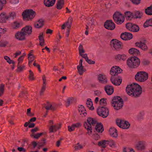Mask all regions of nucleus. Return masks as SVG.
Returning a JSON list of instances; mask_svg holds the SVG:
<instances>
[{
    "mask_svg": "<svg viewBox=\"0 0 152 152\" xmlns=\"http://www.w3.org/2000/svg\"><path fill=\"white\" fill-rule=\"evenodd\" d=\"M97 121L94 118L89 117L88 118L87 121L85 122L84 124V126L87 132L86 134L89 135H90L92 133V127L96 124L95 129L96 131L98 132L102 133L104 131V129L103 125L101 123L97 124Z\"/></svg>",
    "mask_w": 152,
    "mask_h": 152,
    "instance_id": "f257e3e1",
    "label": "nucleus"
},
{
    "mask_svg": "<svg viewBox=\"0 0 152 152\" xmlns=\"http://www.w3.org/2000/svg\"><path fill=\"white\" fill-rule=\"evenodd\" d=\"M126 91L128 95L134 97L139 96L142 91L141 86L134 83L128 85L126 88Z\"/></svg>",
    "mask_w": 152,
    "mask_h": 152,
    "instance_id": "f03ea898",
    "label": "nucleus"
},
{
    "mask_svg": "<svg viewBox=\"0 0 152 152\" xmlns=\"http://www.w3.org/2000/svg\"><path fill=\"white\" fill-rule=\"evenodd\" d=\"M126 63L130 68H136L140 65V59L136 57H132L127 59Z\"/></svg>",
    "mask_w": 152,
    "mask_h": 152,
    "instance_id": "7ed1b4c3",
    "label": "nucleus"
},
{
    "mask_svg": "<svg viewBox=\"0 0 152 152\" xmlns=\"http://www.w3.org/2000/svg\"><path fill=\"white\" fill-rule=\"evenodd\" d=\"M111 105L115 109L119 110L123 106V100L120 96H115L112 100Z\"/></svg>",
    "mask_w": 152,
    "mask_h": 152,
    "instance_id": "20e7f679",
    "label": "nucleus"
},
{
    "mask_svg": "<svg viewBox=\"0 0 152 152\" xmlns=\"http://www.w3.org/2000/svg\"><path fill=\"white\" fill-rule=\"evenodd\" d=\"M148 78V74L144 71H139L135 76V80L140 82H144L147 80Z\"/></svg>",
    "mask_w": 152,
    "mask_h": 152,
    "instance_id": "39448f33",
    "label": "nucleus"
},
{
    "mask_svg": "<svg viewBox=\"0 0 152 152\" xmlns=\"http://www.w3.org/2000/svg\"><path fill=\"white\" fill-rule=\"evenodd\" d=\"M36 14V12L32 10L27 9L23 12L22 15L24 19L29 20L33 19Z\"/></svg>",
    "mask_w": 152,
    "mask_h": 152,
    "instance_id": "423d86ee",
    "label": "nucleus"
},
{
    "mask_svg": "<svg viewBox=\"0 0 152 152\" xmlns=\"http://www.w3.org/2000/svg\"><path fill=\"white\" fill-rule=\"evenodd\" d=\"M110 45L113 49L116 50H119L123 48V45L122 42L116 39H113L110 42Z\"/></svg>",
    "mask_w": 152,
    "mask_h": 152,
    "instance_id": "0eeeda50",
    "label": "nucleus"
},
{
    "mask_svg": "<svg viewBox=\"0 0 152 152\" xmlns=\"http://www.w3.org/2000/svg\"><path fill=\"white\" fill-rule=\"evenodd\" d=\"M98 114L103 118H105L107 117L109 114L108 109L105 107H99L97 110Z\"/></svg>",
    "mask_w": 152,
    "mask_h": 152,
    "instance_id": "6e6552de",
    "label": "nucleus"
},
{
    "mask_svg": "<svg viewBox=\"0 0 152 152\" xmlns=\"http://www.w3.org/2000/svg\"><path fill=\"white\" fill-rule=\"evenodd\" d=\"M114 21L118 24H121L124 20V18L122 14L119 12L114 13L113 16Z\"/></svg>",
    "mask_w": 152,
    "mask_h": 152,
    "instance_id": "1a4fd4ad",
    "label": "nucleus"
},
{
    "mask_svg": "<svg viewBox=\"0 0 152 152\" xmlns=\"http://www.w3.org/2000/svg\"><path fill=\"white\" fill-rule=\"evenodd\" d=\"M116 123L119 127L125 129H128L130 126V124L128 122L121 119L117 120Z\"/></svg>",
    "mask_w": 152,
    "mask_h": 152,
    "instance_id": "9d476101",
    "label": "nucleus"
},
{
    "mask_svg": "<svg viewBox=\"0 0 152 152\" xmlns=\"http://www.w3.org/2000/svg\"><path fill=\"white\" fill-rule=\"evenodd\" d=\"M127 29L131 31L137 32L139 30V27L136 24L131 23H128L126 24Z\"/></svg>",
    "mask_w": 152,
    "mask_h": 152,
    "instance_id": "9b49d317",
    "label": "nucleus"
},
{
    "mask_svg": "<svg viewBox=\"0 0 152 152\" xmlns=\"http://www.w3.org/2000/svg\"><path fill=\"white\" fill-rule=\"evenodd\" d=\"M104 26L106 29L110 30H114L115 27V24L111 20H107L104 24Z\"/></svg>",
    "mask_w": 152,
    "mask_h": 152,
    "instance_id": "f8f14e48",
    "label": "nucleus"
},
{
    "mask_svg": "<svg viewBox=\"0 0 152 152\" xmlns=\"http://www.w3.org/2000/svg\"><path fill=\"white\" fill-rule=\"evenodd\" d=\"M122 71L120 68L116 66L112 67L110 71V73L112 77L117 76L118 74L120 73Z\"/></svg>",
    "mask_w": 152,
    "mask_h": 152,
    "instance_id": "ddd939ff",
    "label": "nucleus"
},
{
    "mask_svg": "<svg viewBox=\"0 0 152 152\" xmlns=\"http://www.w3.org/2000/svg\"><path fill=\"white\" fill-rule=\"evenodd\" d=\"M21 30L26 36H29L32 34V27L31 26H27L23 28Z\"/></svg>",
    "mask_w": 152,
    "mask_h": 152,
    "instance_id": "4468645a",
    "label": "nucleus"
},
{
    "mask_svg": "<svg viewBox=\"0 0 152 152\" xmlns=\"http://www.w3.org/2000/svg\"><path fill=\"white\" fill-rule=\"evenodd\" d=\"M42 79L43 81V84L41 89L40 91V96H42L43 95V93L46 89V85L47 84L46 77L45 75L42 76Z\"/></svg>",
    "mask_w": 152,
    "mask_h": 152,
    "instance_id": "2eb2a0df",
    "label": "nucleus"
},
{
    "mask_svg": "<svg viewBox=\"0 0 152 152\" xmlns=\"http://www.w3.org/2000/svg\"><path fill=\"white\" fill-rule=\"evenodd\" d=\"M61 126V123L57 124L56 125L52 126H50L49 129V132L50 133L56 132L58 130L60 129Z\"/></svg>",
    "mask_w": 152,
    "mask_h": 152,
    "instance_id": "dca6fc26",
    "label": "nucleus"
},
{
    "mask_svg": "<svg viewBox=\"0 0 152 152\" xmlns=\"http://www.w3.org/2000/svg\"><path fill=\"white\" fill-rule=\"evenodd\" d=\"M121 37L124 40H130L132 38V35L130 33L125 32L121 34Z\"/></svg>",
    "mask_w": 152,
    "mask_h": 152,
    "instance_id": "f3484780",
    "label": "nucleus"
},
{
    "mask_svg": "<svg viewBox=\"0 0 152 152\" xmlns=\"http://www.w3.org/2000/svg\"><path fill=\"white\" fill-rule=\"evenodd\" d=\"M25 35L21 30L20 32L18 31L15 34V38L20 40H23L25 39Z\"/></svg>",
    "mask_w": 152,
    "mask_h": 152,
    "instance_id": "a211bd4d",
    "label": "nucleus"
},
{
    "mask_svg": "<svg viewBox=\"0 0 152 152\" xmlns=\"http://www.w3.org/2000/svg\"><path fill=\"white\" fill-rule=\"evenodd\" d=\"M135 45L136 46L140 48L144 51H146L148 49V47L145 42H137L135 43Z\"/></svg>",
    "mask_w": 152,
    "mask_h": 152,
    "instance_id": "6ab92c4d",
    "label": "nucleus"
},
{
    "mask_svg": "<svg viewBox=\"0 0 152 152\" xmlns=\"http://www.w3.org/2000/svg\"><path fill=\"white\" fill-rule=\"evenodd\" d=\"M111 81L114 85L115 86H119L122 82V79L119 78H115L114 77H111Z\"/></svg>",
    "mask_w": 152,
    "mask_h": 152,
    "instance_id": "aec40b11",
    "label": "nucleus"
},
{
    "mask_svg": "<svg viewBox=\"0 0 152 152\" xmlns=\"http://www.w3.org/2000/svg\"><path fill=\"white\" fill-rule=\"evenodd\" d=\"M44 107L46 110L47 111L48 110L54 111L56 109L55 107L53 106L50 102H47L46 104H45Z\"/></svg>",
    "mask_w": 152,
    "mask_h": 152,
    "instance_id": "412c9836",
    "label": "nucleus"
},
{
    "mask_svg": "<svg viewBox=\"0 0 152 152\" xmlns=\"http://www.w3.org/2000/svg\"><path fill=\"white\" fill-rule=\"evenodd\" d=\"M104 90L107 94L108 95H111L114 92V88L111 86L107 85L104 87Z\"/></svg>",
    "mask_w": 152,
    "mask_h": 152,
    "instance_id": "4be33fe9",
    "label": "nucleus"
},
{
    "mask_svg": "<svg viewBox=\"0 0 152 152\" xmlns=\"http://www.w3.org/2000/svg\"><path fill=\"white\" fill-rule=\"evenodd\" d=\"M78 110L80 114L82 117L85 116L87 115L86 110L83 105H80L79 107Z\"/></svg>",
    "mask_w": 152,
    "mask_h": 152,
    "instance_id": "5701e85b",
    "label": "nucleus"
},
{
    "mask_svg": "<svg viewBox=\"0 0 152 152\" xmlns=\"http://www.w3.org/2000/svg\"><path fill=\"white\" fill-rule=\"evenodd\" d=\"M9 18V17L5 13L3 12L0 14V23H5L6 20Z\"/></svg>",
    "mask_w": 152,
    "mask_h": 152,
    "instance_id": "b1692460",
    "label": "nucleus"
},
{
    "mask_svg": "<svg viewBox=\"0 0 152 152\" xmlns=\"http://www.w3.org/2000/svg\"><path fill=\"white\" fill-rule=\"evenodd\" d=\"M56 0H44V2L45 5L47 7H52L54 4Z\"/></svg>",
    "mask_w": 152,
    "mask_h": 152,
    "instance_id": "393cba45",
    "label": "nucleus"
},
{
    "mask_svg": "<svg viewBox=\"0 0 152 152\" xmlns=\"http://www.w3.org/2000/svg\"><path fill=\"white\" fill-rule=\"evenodd\" d=\"M98 79L99 82L102 83H106L107 82L106 77L102 74H99L98 75Z\"/></svg>",
    "mask_w": 152,
    "mask_h": 152,
    "instance_id": "a878e982",
    "label": "nucleus"
},
{
    "mask_svg": "<svg viewBox=\"0 0 152 152\" xmlns=\"http://www.w3.org/2000/svg\"><path fill=\"white\" fill-rule=\"evenodd\" d=\"M110 135L113 137H117L118 136L117 130L114 128H111L109 130Z\"/></svg>",
    "mask_w": 152,
    "mask_h": 152,
    "instance_id": "bb28decb",
    "label": "nucleus"
},
{
    "mask_svg": "<svg viewBox=\"0 0 152 152\" xmlns=\"http://www.w3.org/2000/svg\"><path fill=\"white\" fill-rule=\"evenodd\" d=\"M44 20L42 19H39L34 24V26L37 28H40L44 25Z\"/></svg>",
    "mask_w": 152,
    "mask_h": 152,
    "instance_id": "cd10ccee",
    "label": "nucleus"
},
{
    "mask_svg": "<svg viewBox=\"0 0 152 152\" xmlns=\"http://www.w3.org/2000/svg\"><path fill=\"white\" fill-rule=\"evenodd\" d=\"M115 58L117 61H124L126 59V56L124 54H118L115 56Z\"/></svg>",
    "mask_w": 152,
    "mask_h": 152,
    "instance_id": "c85d7f7f",
    "label": "nucleus"
},
{
    "mask_svg": "<svg viewBox=\"0 0 152 152\" xmlns=\"http://www.w3.org/2000/svg\"><path fill=\"white\" fill-rule=\"evenodd\" d=\"M129 53L133 55H136L140 54L139 51L134 48H132L130 49L129 51Z\"/></svg>",
    "mask_w": 152,
    "mask_h": 152,
    "instance_id": "c756f323",
    "label": "nucleus"
},
{
    "mask_svg": "<svg viewBox=\"0 0 152 152\" xmlns=\"http://www.w3.org/2000/svg\"><path fill=\"white\" fill-rule=\"evenodd\" d=\"M64 4V0H58L56 4V7L58 10H61L63 7Z\"/></svg>",
    "mask_w": 152,
    "mask_h": 152,
    "instance_id": "7c9ffc66",
    "label": "nucleus"
},
{
    "mask_svg": "<svg viewBox=\"0 0 152 152\" xmlns=\"http://www.w3.org/2000/svg\"><path fill=\"white\" fill-rule=\"evenodd\" d=\"M145 145V142L140 141L137 144L136 148L138 150H142L144 149Z\"/></svg>",
    "mask_w": 152,
    "mask_h": 152,
    "instance_id": "2f4dec72",
    "label": "nucleus"
},
{
    "mask_svg": "<svg viewBox=\"0 0 152 152\" xmlns=\"http://www.w3.org/2000/svg\"><path fill=\"white\" fill-rule=\"evenodd\" d=\"M133 18H141L142 14V13L139 11H136L133 13Z\"/></svg>",
    "mask_w": 152,
    "mask_h": 152,
    "instance_id": "473e14b6",
    "label": "nucleus"
},
{
    "mask_svg": "<svg viewBox=\"0 0 152 152\" xmlns=\"http://www.w3.org/2000/svg\"><path fill=\"white\" fill-rule=\"evenodd\" d=\"M39 45L42 46L44 45H45V40L43 36V33H40L39 36Z\"/></svg>",
    "mask_w": 152,
    "mask_h": 152,
    "instance_id": "72a5a7b5",
    "label": "nucleus"
},
{
    "mask_svg": "<svg viewBox=\"0 0 152 152\" xmlns=\"http://www.w3.org/2000/svg\"><path fill=\"white\" fill-rule=\"evenodd\" d=\"M125 16L127 19L131 20L132 18H133V13L130 11H127L125 13Z\"/></svg>",
    "mask_w": 152,
    "mask_h": 152,
    "instance_id": "f704fd0d",
    "label": "nucleus"
},
{
    "mask_svg": "<svg viewBox=\"0 0 152 152\" xmlns=\"http://www.w3.org/2000/svg\"><path fill=\"white\" fill-rule=\"evenodd\" d=\"M83 66H77V69L78 72L80 75H82L84 72L86 71V69L84 68Z\"/></svg>",
    "mask_w": 152,
    "mask_h": 152,
    "instance_id": "c9c22d12",
    "label": "nucleus"
},
{
    "mask_svg": "<svg viewBox=\"0 0 152 152\" xmlns=\"http://www.w3.org/2000/svg\"><path fill=\"white\" fill-rule=\"evenodd\" d=\"M86 104L87 107H88L90 110H93L94 109V107L93 106V102L91 99L87 100Z\"/></svg>",
    "mask_w": 152,
    "mask_h": 152,
    "instance_id": "e433bc0d",
    "label": "nucleus"
},
{
    "mask_svg": "<svg viewBox=\"0 0 152 152\" xmlns=\"http://www.w3.org/2000/svg\"><path fill=\"white\" fill-rule=\"evenodd\" d=\"M110 141L108 140H104L102 141L99 142H98V145L99 146H101L103 148H105L106 147V144H108ZM110 142H111V141Z\"/></svg>",
    "mask_w": 152,
    "mask_h": 152,
    "instance_id": "4c0bfd02",
    "label": "nucleus"
},
{
    "mask_svg": "<svg viewBox=\"0 0 152 152\" xmlns=\"http://www.w3.org/2000/svg\"><path fill=\"white\" fill-rule=\"evenodd\" d=\"M145 28L148 27L149 26H152V18L147 20L144 23L143 25Z\"/></svg>",
    "mask_w": 152,
    "mask_h": 152,
    "instance_id": "58836bf2",
    "label": "nucleus"
},
{
    "mask_svg": "<svg viewBox=\"0 0 152 152\" xmlns=\"http://www.w3.org/2000/svg\"><path fill=\"white\" fill-rule=\"evenodd\" d=\"M145 12L148 15H152V5L145 9Z\"/></svg>",
    "mask_w": 152,
    "mask_h": 152,
    "instance_id": "ea45409f",
    "label": "nucleus"
},
{
    "mask_svg": "<svg viewBox=\"0 0 152 152\" xmlns=\"http://www.w3.org/2000/svg\"><path fill=\"white\" fill-rule=\"evenodd\" d=\"M25 67V66L24 65L22 66H18L17 65V69L16 71L17 72H20L23 71Z\"/></svg>",
    "mask_w": 152,
    "mask_h": 152,
    "instance_id": "a19ab883",
    "label": "nucleus"
},
{
    "mask_svg": "<svg viewBox=\"0 0 152 152\" xmlns=\"http://www.w3.org/2000/svg\"><path fill=\"white\" fill-rule=\"evenodd\" d=\"M44 134L43 132L37 133L36 134H31V137H34V138L36 139H38L40 136Z\"/></svg>",
    "mask_w": 152,
    "mask_h": 152,
    "instance_id": "79ce46f5",
    "label": "nucleus"
},
{
    "mask_svg": "<svg viewBox=\"0 0 152 152\" xmlns=\"http://www.w3.org/2000/svg\"><path fill=\"white\" fill-rule=\"evenodd\" d=\"M73 100V98L72 97L68 98L66 102V106L68 107L69 106L70 104L72 103V101Z\"/></svg>",
    "mask_w": 152,
    "mask_h": 152,
    "instance_id": "37998d69",
    "label": "nucleus"
},
{
    "mask_svg": "<svg viewBox=\"0 0 152 152\" xmlns=\"http://www.w3.org/2000/svg\"><path fill=\"white\" fill-rule=\"evenodd\" d=\"M20 23L17 22H14L13 24L12 27L13 28L17 29L20 27Z\"/></svg>",
    "mask_w": 152,
    "mask_h": 152,
    "instance_id": "c03bdc74",
    "label": "nucleus"
},
{
    "mask_svg": "<svg viewBox=\"0 0 152 152\" xmlns=\"http://www.w3.org/2000/svg\"><path fill=\"white\" fill-rule=\"evenodd\" d=\"M4 85L1 84L0 85V96H1L4 94Z\"/></svg>",
    "mask_w": 152,
    "mask_h": 152,
    "instance_id": "a18cd8bd",
    "label": "nucleus"
},
{
    "mask_svg": "<svg viewBox=\"0 0 152 152\" xmlns=\"http://www.w3.org/2000/svg\"><path fill=\"white\" fill-rule=\"evenodd\" d=\"M8 44V42L7 41H0V47H5Z\"/></svg>",
    "mask_w": 152,
    "mask_h": 152,
    "instance_id": "49530a36",
    "label": "nucleus"
},
{
    "mask_svg": "<svg viewBox=\"0 0 152 152\" xmlns=\"http://www.w3.org/2000/svg\"><path fill=\"white\" fill-rule=\"evenodd\" d=\"M29 78L31 80H34V74L33 72L31 70H30L29 71Z\"/></svg>",
    "mask_w": 152,
    "mask_h": 152,
    "instance_id": "de8ad7c7",
    "label": "nucleus"
},
{
    "mask_svg": "<svg viewBox=\"0 0 152 152\" xmlns=\"http://www.w3.org/2000/svg\"><path fill=\"white\" fill-rule=\"evenodd\" d=\"M106 100V99L104 98L101 99L99 102L100 105L102 106L105 105L107 104Z\"/></svg>",
    "mask_w": 152,
    "mask_h": 152,
    "instance_id": "09e8293b",
    "label": "nucleus"
},
{
    "mask_svg": "<svg viewBox=\"0 0 152 152\" xmlns=\"http://www.w3.org/2000/svg\"><path fill=\"white\" fill-rule=\"evenodd\" d=\"M28 60L29 61L28 64L30 66V64H31L32 62L33 61L34 59V56H28Z\"/></svg>",
    "mask_w": 152,
    "mask_h": 152,
    "instance_id": "8fccbe9b",
    "label": "nucleus"
},
{
    "mask_svg": "<svg viewBox=\"0 0 152 152\" xmlns=\"http://www.w3.org/2000/svg\"><path fill=\"white\" fill-rule=\"evenodd\" d=\"M75 149L76 150H79L83 148V146L80 144L79 143H78L75 147Z\"/></svg>",
    "mask_w": 152,
    "mask_h": 152,
    "instance_id": "3c124183",
    "label": "nucleus"
},
{
    "mask_svg": "<svg viewBox=\"0 0 152 152\" xmlns=\"http://www.w3.org/2000/svg\"><path fill=\"white\" fill-rule=\"evenodd\" d=\"M27 93L25 91H22L20 93V94L19 97L20 98H26L25 96L26 94Z\"/></svg>",
    "mask_w": 152,
    "mask_h": 152,
    "instance_id": "603ef678",
    "label": "nucleus"
},
{
    "mask_svg": "<svg viewBox=\"0 0 152 152\" xmlns=\"http://www.w3.org/2000/svg\"><path fill=\"white\" fill-rule=\"evenodd\" d=\"M123 152H134V151L132 149L124 148L123 150Z\"/></svg>",
    "mask_w": 152,
    "mask_h": 152,
    "instance_id": "864d4df0",
    "label": "nucleus"
},
{
    "mask_svg": "<svg viewBox=\"0 0 152 152\" xmlns=\"http://www.w3.org/2000/svg\"><path fill=\"white\" fill-rule=\"evenodd\" d=\"M16 16L15 13L14 12H12L9 13V15L7 16V17H9V18H12V19L14 18Z\"/></svg>",
    "mask_w": 152,
    "mask_h": 152,
    "instance_id": "5fc2aeb1",
    "label": "nucleus"
},
{
    "mask_svg": "<svg viewBox=\"0 0 152 152\" xmlns=\"http://www.w3.org/2000/svg\"><path fill=\"white\" fill-rule=\"evenodd\" d=\"M33 65L36 67L38 69V70L39 72H41V70L40 69V66L39 64L36 62V61H35L33 64Z\"/></svg>",
    "mask_w": 152,
    "mask_h": 152,
    "instance_id": "6e6d98bb",
    "label": "nucleus"
},
{
    "mask_svg": "<svg viewBox=\"0 0 152 152\" xmlns=\"http://www.w3.org/2000/svg\"><path fill=\"white\" fill-rule=\"evenodd\" d=\"M130 1L133 4L135 5L139 4L141 1V0H130Z\"/></svg>",
    "mask_w": 152,
    "mask_h": 152,
    "instance_id": "4d7b16f0",
    "label": "nucleus"
},
{
    "mask_svg": "<svg viewBox=\"0 0 152 152\" xmlns=\"http://www.w3.org/2000/svg\"><path fill=\"white\" fill-rule=\"evenodd\" d=\"M149 63V61L146 59H144L141 62V64L143 65H148Z\"/></svg>",
    "mask_w": 152,
    "mask_h": 152,
    "instance_id": "13d9d810",
    "label": "nucleus"
},
{
    "mask_svg": "<svg viewBox=\"0 0 152 152\" xmlns=\"http://www.w3.org/2000/svg\"><path fill=\"white\" fill-rule=\"evenodd\" d=\"M24 58V56H20L18 59V66L20 64V62H21L23 61Z\"/></svg>",
    "mask_w": 152,
    "mask_h": 152,
    "instance_id": "bf43d9fd",
    "label": "nucleus"
},
{
    "mask_svg": "<svg viewBox=\"0 0 152 152\" xmlns=\"http://www.w3.org/2000/svg\"><path fill=\"white\" fill-rule=\"evenodd\" d=\"M68 131L69 132H72V131L74 130L75 129V128L74 127V126H73V124H72L71 126H68Z\"/></svg>",
    "mask_w": 152,
    "mask_h": 152,
    "instance_id": "052dcab7",
    "label": "nucleus"
},
{
    "mask_svg": "<svg viewBox=\"0 0 152 152\" xmlns=\"http://www.w3.org/2000/svg\"><path fill=\"white\" fill-rule=\"evenodd\" d=\"M81 124L80 123H77L76 124H73V126H74L75 128V127L78 128L81 126Z\"/></svg>",
    "mask_w": 152,
    "mask_h": 152,
    "instance_id": "680f3d73",
    "label": "nucleus"
},
{
    "mask_svg": "<svg viewBox=\"0 0 152 152\" xmlns=\"http://www.w3.org/2000/svg\"><path fill=\"white\" fill-rule=\"evenodd\" d=\"M39 130V129L37 127H36L34 129L31 130V132H32V134H34V133Z\"/></svg>",
    "mask_w": 152,
    "mask_h": 152,
    "instance_id": "e2e57ef3",
    "label": "nucleus"
},
{
    "mask_svg": "<svg viewBox=\"0 0 152 152\" xmlns=\"http://www.w3.org/2000/svg\"><path fill=\"white\" fill-rule=\"evenodd\" d=\"M86 61L90 64H94L95 63L94 61L91 60V59H88H88Z\"/></svg>",
    "mask_w": 152,
    "mask_h": 152,
    "instance_id": "0e129e2a",
    "label": "nucleus"
},
{
    "mask_svg": "<svg viewBox=\"0 0 152 152\" xmlns=\"http://www.w3.org/2000/svg\"><path fill=\"white\" fill-rule=\"evenodd\" d=\"M18 150L20 152L23 151V152H25L26 151V150L23 147H19L18 148Z\"/></svg>",
    "mask_w": 152,
    "mask_h": 152,
    "instance_id": "69168bd1",
    "label": "nucleus"
},
{
    "mask_svg": "<svg viewBox=\"0 0 152 152\" xmlns=\"http://www.w3.org/2000/svg\"><path fill=\"white\" fill-rule=\"evenodd\" d=\"M108 141H111V142H109V143H108V144L109 145H110L111 146L112 145H115V143L114 142V141L112 140H108Z\"/></svg>",
    "mask_w": 152,
    "mask_h": 152,
    "instance_id": "338daca9",
    "label": "nucleus"
},
{
    "mask_svg": "<svg viewBox=\"0 0 152 152\" xmlns=\"http://www.w3.org/2000/svg\"><path fill=\"white\" fill-rule=\"evenodd\" d=\"M10 2L11 3L13 4L18 3L19 2L18 0H10Z\"/></svg>",
    "mask_w": 152,
    "mask_h": 152,
    "instance_id": "774afa93",
    "label": "nucleus"
}]
</instances>
